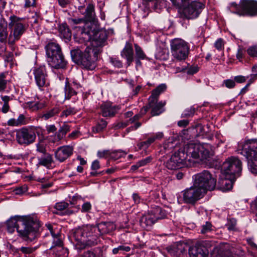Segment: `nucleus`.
<instances>
[{
    "mask_svg": "<svg viewBox=\"0 0 257 257\" xmlns=\"http://www.w3.org/2000/svg\"><path fill=\"white\" fill-rule=\"evenodd\" d=\"M100 168V165L99 161L96 160H94L91 164V169L92 170L90 173V175L91 176L95 177L101 175L103 174L104 171L97 172V170Z\"/></svg>",
    "mask_w": 257,
    "mask_h": 257,
    "instance_id": "58836bf2",
    "label": "nucleus"
},
{
    "mask_svg": "<svg viewBox=\"0 0 257 257\" xmlns=\"http://www.w3.org/2000/svg\"><path fill=\"white\" fill-rule=\"evenodd\" d=\"M91 204L89 202H84L82 205L81 212L83 213L89 212L91 209Z\"/></svg>",
    "mask_w": 257,
    "mask_h": 257,
    "instance_id": "13d9d810",
    "label": "nucleus"
},
{
    "mask_svg": "<svg viewBox=\"0 0 257 257\" xmlns=\"http://www.w3.org/2000/svg\"><path fill=\"white\" fill-rule=\"evenodd\" d=\"M47 60L49 65L53 68L64 69L67 65V61L64 58L62 50L54 53L53 56H47Z\"/></svg>",
    "mask_w": 257,
    "mask_h": 257,
    "instance_id": "dca6fc26",
    "label": "nucleus"
},
{
    "mask_svg": "<svg viewBox=\"0 0 257 257\" xmlns=\"http://www.w3.org/2000/svg\"><path fill=\"white\" fill-rule=\"evenodd\" d=\"M224 177L219 179L218 188L223 191L230 190L233 186V182L236 178H232L231 176L224 174Z\"/></svg>",
    "mask_w": 257,
    "mask_h": 257,
    "instance_id": "cd10ccee",
    "label": "nucleus"
},
{
    "mask_svg": "<svg viewBox=\"0 0 257 257\" xmlns=\"http://www.w3.org/2000/svg\"><path fill=\"white\" fill-rule=\"evenodd\" d=\"M46 146L43 140H39L38 142L36 144V151L42 154L47 153Z\"/></svg>",
    "mask_w": 257,
    "mask_h": 257,
    "instance_id": "49530a36",
    "label": "nucleus"
},
{
    "mask_svg": "<svg viewBox=\"0 0 257 257\" xmlns=\"http://www.w3.org/2000/svg\"><path fill=\"white\" fill-rule=\"evenodd\" d=\"M65 91V98L66 99H69L72 96L77 94V92L76 90H74L72 86L70 85L68 81H66L64 88Z\"/></svg>",
    "mask_w": 257,
    "mask_h": 257,
    "instance_id": "e433bc0d",
    "label": "nucleus"
},
{
    "mask_svg": "<svg viewBox=\"0 0 257 257\" xmlns=\"http://www.w3.org/2000/svg\"><path fill=\"white\" fill-rule=\"evenodd\" d=\"M126 154L127 153L122 150L111 151L110 159L116 160L121 157H124Z\"/></svg>",
    "mask_w": 257,
    "mask_h": 257,
    "instance_id": "a18cd8bd",
    "label": "nucleus"
},
{
    "mask_svg": "<svg viewBox=\"0 0 257 257\" xmlns=\"http://www.w3.org/2000/svg\"><path fill=\"white\" fill-rule=\"evenodd\" d=\"M224 84L225 86L228 88H232L234 87L235 83L234 80L231 79H227L224 81Z\"/></svg>",
    "mask_w": 257,
    "mask_h": 257,
    "instance_id": "338daca9",
    "label": "nucleus"
},
{
    "mask_svg": "<svg viewBox=\"0 0 257 257\" xmlns=\"http://www.w3.org/2000/svg\"><path fill=\"white\" fill-rule=\"evenodd\" d=\"M221 170L224 174L231 176L232 178H236L241 175V162L237 157H229L223 163Z\"/></svg>",
    "mask_w": 257,
    "mask_h": 257,
    "instance_id": "9d476101",
    "label": "nucleus"
},
{
    "mask_svg": "<svg viewBox=\"0 0 257 257\" xmlns=\"http://www.w3.org/2000/svg\"><path fill=\"white\" fill-rule=\"evenodd\" d=\"M99 49L87 47L84 52L79 49L70 51L72 60L76 64L87 70H93L96 67L95 61L97 59Z\"/></svg>",
    "mask_w": 257,
    "mask_h": 257,
    "instance_id": "20e7f679",
    "label": "nucleus"
},
{
    "mask_svg": "<svg viewBox=\"0 0 257 257\" xmlns=\"http://www.w3.org/2000/svg\"><path fill=\"white\" fill-rule=\"evenodd\" d=\"M152 160L153 158L151 156H149L138 161V162L139 163V165L141 167H142L149 164L152 161Z\"/></svg>",
    "mask_w": 257,
    "mask_h": 257,
    "instance_id": "052dcab7",
    "label": "nucleus"
},
{
    "mask_svg": "<svg viewBox=\"0 0 257 257\" xmlns=\"http://www.w3.org/2000/svg\"><path fill=\"white\" fill-rule=\"evenodd\" d=\"M35 83L40 90L47 88L50 82L45 66H40L33 70Z\"/></svg>",
    "mask_w": 257,
    "mask_h": 257,
    "instance_id": "4468645a",
    "label": "nucleus"
},
{
    "mask_svg": "<svg viewBox=\"0 0 257 257\" xmlns=\"http://www.w3.org/2000/svg\"><path fill=\"white\" fill-rule=\"evenodd\" d=\"M247 54L252 57L257 56V46H254L249 47L247 50Z\"/></svg>",
    "mask_w": 257,
    "mask_h": 257,
    "instance_id": "bf43d9fd",
    "label": "nucleus"
},
{
    "mask_svg": "<svg viewBox=\"0 0 257 257\" xmlns=\"http://www.w3.org/2000/svg\"><path fill=\"white\" fill-rule=\"evenodd\" d=\"M195 111V108L193 107L187 108L185 109L182 113L181 117H188L192 116L194 115Z\"/></svg>",
    "mask_w": 257,
    "mask_h": 257,
    "instance_id": "603ef678",
    "label": "nucleus"
},
{
    "mask_svg": "<svg viewBox=\"0 0 257 257\" xmlns=\"http://www.w3.org/2000/svg\"><path fill=\"white\" fill-rule=\"evenodd\" d=\"M18 251H21L23 253L25 254H30L33 251V249L32 248L30 247H24L22 246L18 249Z\"/></svg>",
    "mask_w": 257,
    "mask_h": 257,
    "instance_id": "69168bd1",
    "label": "nucleus"
},
{
    "mask_svg": "<svg viewBox=\"0 0 257 257\" xmlns=\"http://www.w3.org/2000/svg\"><path fill=\"white\" fill-rule=\"evenodd\" d=\"M190 257H208L209 251L204 242H198L189 250Z\"/></svg>",
    "mask_w": 257,
    "mask_h": 257,
    "instance_id": "6ab92c4d",
    "label": "nucleus"
},
{
    "mask_svg": "<svg viewBox=\"0 0 257 257\" xmlns=\"http://www.w3.org/2000/svg\"><path fill=\"white\" fill-rule=\"evenodd\" d=\"M166 215L159 206L150 210L147 214H144L140 219V224L142 228L148 229L151 227L158 219L165 218Z\"/></svg>",
    "mask_w": 257,
    "mask_h": 257,
    "instance_id": "9b49d317",
    "label": "nucleus"
},
{
    "mask_svg": "<svg viewBox=\"0 0 257 257\" xmlns=\"http://www.w3.org/2000/svg\"><path fill=\"white\" fill-rule=\"evenodd\" d=\"M38 164L49 168L54 163L53 156L49 153L43 154L40 157H38Z\"/></svg>",
    "mask_w": 257,
    "mask_h": 257,
    "instance_id": "c85d7f7f",
    "label": "nucleus"
},
{
    "mask_svg": "<svg viewBox=\"0 0 257 257\" xmlns=\"http://www.w3.org/2000/svg\"><path fill=\"white\" fill-rule=\"evenodd\" d=\"M135 58H134V60L135 61L136 67H141L142 66L141 61L147 59V57L142 48L137 44H135Z\"/></svg>",
    "mask_w": 257,
    "mask_h": 257,
    "instance_id": "c756f323",
    "label": "nucleus"
},
{
    "mask_svg": "<svg viewBox=\"0 0 257 257\" xmlns=\"http://www.w3.org/2000/svg\"><path fill=\"white\" fill-rule=\"evenodd\" d=\"M120 56L126 59L127 67L130 66L134 60V50L131 43L126 42L124 47L120 52Z\"/></svg>",
    "mask_w": 257,
    "mask_h": 257,
    "instance_id": "4be33fe9",
    "label": "nucleus"
},
{
    "mask_svg": "<svg viewBox=\"0 0 257 257\" xmlns=\"http://www.w3.org/2000/svg\"><path fill=\"white\" fill-rule=\"evenodd\" d=\"M97 156L100 158H109L111 157L110 150H103L102 151H99L97 152Z\"/></svg>",
    "mask_w": 257,
    "mask_h": 257,
    "instance_id": "4d7b16f0",
    "label": "nucleus"
},
{
    "mask_svg": "<svg viewBox=\"0 0 257 257\" xmlns=\"http://www.w3.org/2000/svg\"><path fill=\"white\" fill-rule=\"evenodd\" d=\"M231 255L229 246L227 244L214 247L210 253V257H229Z\"/></svg>",
    "mask_w": 257,
    "mask_h": 257,
    "instance_id": "393cba45",
    "label": "nucleus"
},
{
    "mask_svg": "<svg viewBox=\"0 0 257 257\" xmlns=\"http://www.w3.org/2000/svg\"><path fill=\"white\" fill-rule=\"evenodd\" d=\"M129 124V121H128L127 120L126 121L119 122L116 124H114L113 125V127L115 130L122 128L127 126Z\"/></svg>",
    "mask_w": 257,
    "mask_h": 257,
    "instance_id": "680f3d73",
    "label": "nucleus"
},
{
    "mask_svg": "<svg viewBox=\"0 0 257 257\" xmlns=\"http://www.w3.org/2000/svg\"><path fill=\"white\" fill-rule=\"evenodd\" d=\"M68 206V203L65 202H61L57 203L55 205L54 207L57 210V211H63L67 208Z\"/></svg>",
    "mask_w": 257,
    "mask_h": 257,
    "instance_id": "6e6d98bb",
    "label": "nucleus"
},
{
    "mask_svg": "<svg viewBox=\"0 0 257 257\" xmlns=\"http://www.w3.org/2000/svg\"><path fill=\"white\" fill-rule=\"evenodd\" d=\"M46 227L49 230L52 237V245L50 249H55L63 246V235L61 230L55 224H46Z\"/></svg>",
    "mask_w": 257,
    "mask_h": 257,
    "instance_id": "f3484780",
    "label": "nucleus"
},
{
    "mask_svg": "<svg viewBox=\"0 0 257 257\" xmlns=\"http://www.w3.org/2000/svg\"><path fill=\"white\" fill-rule=\"evenodd\" d=\"M7 73H2L0 74V92L4 91L6 88L8 80L7 79Z\"/></svg>",
    "mask_w": 257,
    "mask_h": 257,
    "instance_id": "c03bdc74",
    "label": "nucleus"
},
{
    "mask_svg": "<svg viewBox=\"0 0 257 257\" xmlns=\"http://www.w3.org/2000/svg\"><path fill=\"white\" fill-rule=\"evenodd\" d=\"M53 251L55 253V257H67L68 255V249L63 246L55 248Z\"/></svg>",
    "mask_w": 257,
    "mask_h": 257,
    "instance_id": "37998d69",
    "label": "nucleus"
},
{
    "mask_svg": "<svg viewBox=\"0 0 257 257\" xmlns=\"http://www.w3.org/2000/svg\"><path fill=\"white\" fill-rule=\"evenodd\" d=\"M193 184L206 194L208 191L213 190L216 185V180L207 170L197 173L193 176Z\"/></svg>",
    "mask_w": 257,
    "mask_h": 257,
    "instance_id": "6e6552de",
    "label": "nucleus"
},
{
    "mask_svg": "<svg viewBox=\"0 0 257 257\" xmlns=\"http://www.w3.org/2000/svg\"><path fill=\"white\" fill-rule=\"evenodd\" d=\"M77 112V110L74 107H68L66 109L63 110L60 117H67L70 115H73Z\"/></svg>",
    "mask_w": 257,
    "mask_h": 257,
    "instance_id": "de8ad7c7",
    "label": "nucleus"
},
{
    "mask_svg": "<svg viewBox=\"0 0 257 257\" xmlns=\"http://www.w3.org/2000/svg\"><path fill=\"white\" fill-rule=\"evenodd\" d=\"M199 71V67L197 66H191L187 70V73L189 75H193Z\"/></svg>",
    "mask_w": 257,
    "mask_h": 257,
    "instance_id": "774afa93",
    "label": "nucleus"
},
{
    "mask_svg": "<svg viewBox=\"0 0 257 257\" xmlns=\"http://www.w3.org/2000/svg\"><path fill=\"white\" fill-rule=\"evenodd\" d=\"M165 101L158 102L157 100H149V105L152 116L159 115L165 111Z\"/></svg>",
    "mask_w": 257,
    "mask_h": 257,
    "instance_id": "412c9836",
    "label": "nucleus"
},
{
    "mask_svg": "<svg viewBox=\"0 0 257 257\" xmlns=\"http://www.w3.org/2000/svg\"><path fill=\"white\" fill-rule=\"evenodd\" d=\"M236 224V220L235 218H231L228 219L226 226L229 230H234Z\"/></svg>",
    "mask_w": 257,
    "mask_h": 257,
    "instance_id": "864d4df0",
    "label": "nucleus"
},
{
    "mask_svg": "<svg viewBox=\"0 0 257 257\" xmlns=\"http://www.w3.org/2000/svg\"><path fill=\"white\" fill-rule=\"evenodd\" d=\"M9 28L10 33L8 37V43L13 45L18 41L26 31L27 26L24 21L15 16H11Z\"/></svg>",
    "mask_w": 257,
    "mask_h": 257,
    "instance_id": "0eeeda50",
    "label": "nucleus"
},
{
    "mask_svg": "<svg viewBox=\"0 0 257 257\" xmlns=\"http://www.w3.org/2000/svg\"><path fill=\"white\" fill-rule=\"evenodd\" d=\"M28 190V187L27 185H23L19 187L15 190L16 194L20 195L27 192Z\"/></svg>",
    "mask_w": 257,
    "mask_h": 257,
    "instance_id": "0e129e2a",
    "label": "nucleus"
},
{
    "mask_svg": "<svg viewBox=\"0 0 257 257\" xmlns=\"http://www.w3.org/2000/svg\"><path fill=\"white\" fill-rule=\"evenodd\" d=\"M107 38V35L105 31L103 30L94 31L91 47L99 49L100 52L101 48L105 45Z\"/></svg>",
    "mask_w": 257,
    "mask_h": 257,
    "instance_id": "a211bd4d",
    "label": "nucleus"
},
{
    "mask_svg": "<svg viewBox=\"0 0 257 257\" xmlns=\"http://www.w3.org/2000/svg\"><path fill=\"white\" fill-rule=\"evenodd\" d=\"M60 109L58 107H54L53 108L48 110L45 113H44L42 118L45 120H47L53 116L57 115L60 112Z\"/></svg>",
    "mask_w": 257,
    "mask_h": 257,
    "instance_id": "ea45409f",
    "label": "nucleus"
},
{
    "mask_svg": "<svg viewBox=\"0 0 257 257\" xmlns=\"http://www.w3.org/2000/svg\"><path fill=\"white\" fill-rule=\"evenodd\" d=\"M182 199L184 203L194 205L198 201L205 195L204 191L199 189L194 184L189 188L185 189L182 192Z\"/></svg>",
    "mask_w": 257,
    "mask_h": 257,
    "instance_id": "ddd939ff",
    "label": "nucleus"
},
{
    "mask_svg": "<svg viewBox=\"0 0 257 257\" xmlns=\"http://www.w3.org/2000/svg\"><path fill=\"white\" fill-rule=\"evenodd\" d=\"M110 62L114 67L118 68H122L123 66L122 62L118 58L111 57Z\"/></svg>",
    "mask_w": 257,
    "mask_h": 257,
    "instance_id": "5fc2aeb1",
    "label": "nucleus"
},
{
    "mask_svg": "<svg viewBox=\"0 0 257 257\" xmlns=\"http://www.w3.org/2000/svg\"><path fill=\"white\" fill-rule=\"evenodd\" d=\"M101 113L103 117H112L119 110L118 106L112 105L106 102L103 103L100 106Z\"/></svg>",
    "mask_w": 257,
    "mask_h": 257,
    "instance_id": "a878e982",
    "label": "nucleus"
},
{
    "mask_svg": "<svg viewBox=\"0 0 257 257\" xmlns=\"http://www.w3.org/2000/svg\"><path fill=\"white\" fill-rule=\"evenodd\" d=\"M210 146L208 144H188L175 152L166 162V167L175 170L191 166L193 160L203 161L210 156Z\"/></svg>",
    "mask_w": 257,
    "mask_h": 257,
    "instance_id": "f257e3e1",
    "label": "nucleus"
},
{
    "mask_svg": "<svg viewBox=\"0 0 257 257\" xmlns=\"http://www.w3.org/2000/svg\"><path fill=\"white\" fill-rule=\"evenodd\" d=\"M26 124L27 120L25 116L23 114H20L18 118H11L7 122V124L9 126H18Z\"/></svg>",
    "mask_w": 257,
    "mask_h": 257,
    "instance_id": "473e14b6",
    "label": "nucleus"
},
{
    "mask_svg": "<svg viewBox=\"0 0 257 257\" xmlns=\"http://www.w3.org/2000/svg\"><path fill=\"white\" fill-rule=\"evenodd\" d=\"M93 226L96 229L95 233L97 235V239L99 235L108 233L115 228L114 224L112 222H101L98 223L97 226Z\"/></svg>",
    "mask_w": 257,
    "mask_h": 257,
    "instance_id": "b1692460",
    "label": "nucleus"
},
{
    "mask_svg": "<svg viewBox=\"0 0 257 257\" xmlns=\"http://www.w3.org/2000/svg\"><path fill=\"white\" fill-rule=\"evenodd\" d=\"M173 5L179 9H182L186 6L191 0H170Z\"/></svg>",
    "mask_w": 257,
    "mask_h": 257,
    "instance_id": "09e8293b",
    "label": "nucleus"
},
{
    "mask_svg": "<svg viewBox=\"0 0 257 257\" xmlns=\"http://www.w3.org/2000/svg\"><path fill=\"white\" fill-rule=\"evenodd\" d=\"M94 32V30L89 29L88 27H84L81 33V38L83 39L85 42H92Z\"/></svg>",
    "mask_w": 257,
    "mask_h": 257,
    "instance_id": "c9c22d12",
    "label": "nucleus"
},
{
    "mask_svg": "<svg viewBox=\"0 0 257 257\" xmlns=\"http://www.w3.org/2000/svg\"><path fill=\"white\" fill-rule=\"evenodd\" d=\"M131 249V248L130 246L127 245V243H122L117 247L114 248L112 252L113 254H116L117 253L119 254H123L125 252H129Z\"/></svg>",
    "mask_w": 257,
    "mask_h": 257,
    "instance_id": "4c0bfd02",
    "label": "nucleus"
},
{
    "mask_svg": "<svg viewBox=\"0 0 257 257\" xmlns=\"http://www.w3.org/2000/svg\"><path fill=\"white\" fill-rule=\"evenodd\" d=\"M213 226L210 222L206 221L205 224L201 226L200 232L202 234H205L208 233L213 230Z\"/></svg>",
    "mask_w": 257,
    "mask_h": 257,
    "instance_id": "8fccbe9b",
    "label": "nucleus"
},
{
    "mask_svg": "<svg viewBox=\"0 0 257 257\" xmlns=\"http://www.w3.org/2000/svg\"><path fill=\"white\" fill-rule=\"evenodd\" d=\"M240 153L247 159L248 170L251 173L257 174V140L245 141Z\"/></svg>",
    "mask_w": 257,
    "mask_h": 257,
    "instance_id": "39448f33",
    "label": "nucleus"
},
{
    "mask_svg": "<svg viewBox=\"0 0 257 257\" xmlns=\"http://www.w3.org/2000/svg\"><path fill=\"white\" fill-rule=\"evenodd\" d=\"M7 22L3 18L0 20V42L4 43L8 40V32L7 30Z\"/></svg>",
    "mask_w": 257,
    "mask_h": 257,
    "instance_id": "2f4dec72",
    "label": "nucleus"
},
{
    "mask_svg": "<svg viewBox=\"0 0 257 257\" xmlns=\"http://www.w3.org/2000/svg\"><path fill=\"white\" fill-rule=\"evenodd\" d=\"M60 35L61 37L66 40H69L71 38V33L66 23H63L59 26V29Z\"/></svg>",
    "mask_w": 257,
    "mask_h": 257,
    "instance_id": "f704fd0d",
    "label": "nucleus"
},
{
    "mask_svg": "<svg viewBox=\"0 0 257 257\" xmlns=\"http://www.w3.org/2000/svg\"><path fill=\"white\" fill-rule=\"evenodd\" d=\"M36 139L35 131L29 127H23L16 132V140L17 143L23 146L33 144Z\"/></svg>",
    "mask_w": 257,
    "mask_h": 257,
    "instance_id": "f8f14e48",
    "label": "nucleus"
},
{
    "mask_svg": "<svg viewBox=\"0 0 257 257\" xmlns=\"http://www.w3.org/2000/svg\"><path fill=\"white\" fill-rule=\"evenodd\" d=\"M27 105L28 107L33 108L34 110L41 109L44 107V104L38 101H28L27 103Z\"/></svg>",
    "mask_w": 257,
    "mask_h": 257,
    "instance_id": "3c124183",
    "label": "nucleus"
},
{
    "mask_svg": "<svg viewBox=\"0 0 257 257\" xmlns=\"http://www.w3.org/2000/svg\"><path fill=\"white\" fill-rule=\"evenodd\" d=\"M204 6L203 4L198 2H193L188 4L183 8V13L187 19H194L197 18L203 9Z\"/></svg>",
    "mask_w": 257,
    "mask_h": 257,
    "instance_id": "2eb2a0df",
    "label": "nucleus"
},
{
    "mask_svg": "<svg viewBox=\"0 0 257 257\" xmlns=\"http://www.w3.org/2000/svg\"><path fill=\"white\" fill-rule=\"evenodd\" d=\"M107 122L103 119L99 120L96 125L93 127L94 133H99L101 132L107 126Z\"/></svg>",
    "mask_w": 257,
    "mask_h": 257,
    "instance_id": "79ce46f5",
    "label": "nucleus"
},
{
    "mask_svg": "<svg viewBox=\"0 0 257 257\" xmlns=\"http://www.w3.org/2000/svg\"><path fill=\"white\" fill-rule=\"evenodd\" d=\"M186 244L183 242L178 241L168 246L166 248L171 255L177 256L183 255L186 251Z\"/></svg>",
    "mask_w": 257,
    "mask_h": 257,
    "instance_id": "5701e85b",
    "label": "nucleus"
},
{
    "mask_svg": "<svg viewBox=\"0 0 257 257\" xmlns=\"http://www.w3.org/2000/svg\"><path fill=\"white\" fill-rule=\"evenodd\" d=\"M214 46L219 51L223 49L224 48L223 40L221 38L217 39L214 43Z\"/></svg>",
    "mask_w": 257,
    "mask_h": 257,
    "instance_id": "e2e57ef3",
    "label": "nucleus"
},
{
    "mask_svg": "<svg viewBox=\"0 0 257 257\" xmlns=\"http://www.w3.org/2000/svg\"><path fill=\"white\" fill-rule=\"evenodd\" d=\"M6 225L8 232L13 233L16 229L20 236L30 241L37 237L41 226L37 218L31 216L12 217L7 220Z\"/></svg>",
    "mask_w": 257,
    "mask_h": 257,
    "instance_id": "f03ea898",
    "label": "nucleus"
},
{
    "mask_svg": "<svg viewBox=\"0 0 257 257\" xmlns=\"http://www.w3.org/2000/svg\"><path fill=\"white\" fill-rule=\"evenodd\" d=\"M96 229L91 225H86L73 229L70 232L69 237L75 244L76 249L81 250L87 246L97 244Z\"/></svg>",
    "mask_w": 257,
    "mask_h": 257,
    "instance_id": "7ed1b4c3",
    "label": "nucleus"
},
{
    "mask_svg": "<svg viewBox=\"0 0 257 257\" xmlns=\"http://www.w3.org/2000/svg\"><path fill=\"white\" fill-rule=\"evenodd\" d=\"M46 56H53L58 51L61 50L60 45L54 42H49L45 47Z\"/></svg>",
    "mask_w": 257,
    "mask_h": 257,
    "instance_id": "72a5a7b5",
    "label": "nucleus"
},
{
    "mask_svg": "<svg viewBox=\"0 0 257 257\" xmlns=\"http://www.w3.org/2000/svg\"><path fill=\"white\" fill-rule=\"evenodd\" d=\"M166 85L165 84H161L159 85L157 88L154 89L152 92L151 95L149 97V100H158V97L160 95L159 92L157 91L160 89H166Z\"/></svg>",
    "mask_w": 257,
    "mask_h": 257,
    "instance_id": "a19ab883",
    "label": "nucleus"
},
{
    "mask_svg": "<svg viewBox=\"0 0 257 257\" xmlns=\"http://www.w3.org/2000/svg\"><path fill=\"white\" fill-rule=\"evenodd\" d=\"M70 131V126L66 122H64L63 124L60 127L58 131L56 133L54 136V140L53 142L55 143L60 141Z\"/></svg>",
    "mask_w": 257,
    "mask_h": 257,
    "instance_id": "7c9ffc66",
    "label": "nucleus"
},
{
    "mask_svg": "<svg viewBox=\"0 0 257 257\" xmlns=\"http://www.w3.org/2000/svg\"><path fill=\"white\" fill-rule=\"evenodd\" d=\"M79 10L81 13L84 15L86 21L94 22L95 20V13L94 6L92 4H89L85 8L84 7H80Z\"/></svg>",
    "mask_w": 257,
    "mask_h": 257,
    "instance_id": "bb28decb",
    "label": "nucleus"
},
{
    "mask_svg": "<svg viewBox=\"0 0 257 257\" xmlns=\"http://www.w3.org/2000/svg\"><path fill=\"white\" fill-rule=\"evenodd\" d=\"M188 44L181 39H175L171 43V50L173 57L179 61L185 60L189 53Z\"/></svg>",
    "mask_w": 257,
    "mask_h": 257,
    "instance_id": "1a4fd4ad",
    "label": "nucleus"
},
{
    "mask_svg": "<svg viewBox=\"0 0 257 257\" xmlns=\"http://www.w3.org/2000/svg\"><path fill=\"white\" fill-rule=\"evenodd\" d=\"M228 9L231 13L240 16H257V1L240 0L239 4L232 2L229 4Z\"/></svg>",
    "mask_w": 257,
    "mask_h": 257,
    "instance_id": "423d86ee",
    "label": "nucleus"
},
{
    "mask_svg": "<svg viewBox=\"0 0 257 257\" xmlns=\"http://www.w3.org/2000/svg\"><path fill=\"white\" fill-rule=\"evenodd\" d=\"M73 147L70 146H61L58 148L55 151V157L60 162H63L73 154Z\"/></svg>",
    "mask_w": 257,
    "mask_h": 257,
    "instance_id": "aec40b11",
    "label": "nucleus"
}]
</instances>
